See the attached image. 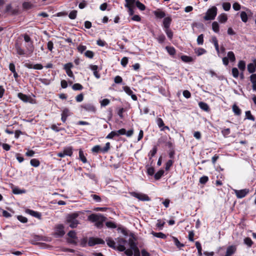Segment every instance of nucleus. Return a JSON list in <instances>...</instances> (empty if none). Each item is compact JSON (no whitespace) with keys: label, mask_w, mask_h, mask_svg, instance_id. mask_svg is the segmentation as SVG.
Segmentation results:
<instances>
[{"label":"nucleus","mask_w":256,"mask_h":256,"mask_svg":"<svg viewBox=\"0 0 256 256\" xmlns=\"http://www.w3.org/2000/svg\"><path fill=\"white\" fill-rule=\"evenodd\" d=\"M114 136H118V134H117L116 131H112L106 136V138L112 139Z\"/></svg>","instance_id":"nucleus-51"},{"label":"nucleus","mask_w":256,"mask_h":256,"mask_svg":"<svg viewBox=\"0 0 256 256\" xmlns=\"http://www.w3.org/2000/svg\"><path fill=\"white\" fill-rule=\"evenodd\" d=\"M106 225L108 228H115L117 227L116 224L112 221L106 222Z\"/></svg>","instance_id":"nucleus-42"},{"label":"nucleus","mask_w":256,"mask_h":256,"mask_svg":"<svg viewBox=\"0 0 256 256\" xmlns=\"http://www.w3.org/2000/svg\"><path fill=\"white\" fill-rule=\"evenodd\" d=\"M12 192L15 194H22L26 192L25 190H20L18 188H15L12 189Z\"/></svg>","instance_id":"nucleus-43"},{"label":"nucleus","mask_w":256,"mask_h":256,"mask_svg":"<svg viewBox=\"0 0 256 256\" xmlns=\"http://www.w3.org/2000/svg\"><path fill=\"white\" fill-rule=\"evenodd\" d=\"M26 212L34 217L38 218L39 220L42 219V214L40 212L34 211L33 210L27 208L26 210Z\"/></svg>","instance_id":"nucleus-14"},{"label":"nucleus","mask_w":256,"mask_h":256,"mask_svg":"<svg viewBox=\"0 0 256 256\" xmlns=\"http://www.w3.org/2000/svg\"><path fill=\"white\" fill-rule=\"evenodd\" d=\"M15 48L16 52L18 55L24 56L26 54L27 56H30L33 53L34 49V46L33 42L28 43L26 46V52L21 48V46L18 42L15 44Z\"/></svg>","instance_id":"nucleus-1"},{"label":"nucleus","mask_w":256,"mask_h":256,"mask_svg":"<svg viewBox=\"0 0 256 256\" xmlns=\"http://www.w3.org/2000/svg\"><path fill=\"white\" fill-rule=\"evenodd\" d=\"M73 67L74 65L72 62L66 64L64 66V69L65 70L68 76L72 78H74V77L73 72L71 70V68Z\"/></svg>","instance_id":"nucleus-11"},{"label":"nucleus","mask_w":256,"mask_h":256,"mask_svg":"<svg viewBox=\"0 0 256 256\" xmlns=\"http://www.w3.org/2000/svg\"><path fill=\"white\" fill-rule=\"evenodd\" d=\"M126 4L124 6L126 8L134 7L136 0H125Z\"/></svg>","instance_id":"nucleus-24"},{"label":"nucleus","mask_w":256,"mask_h":256,"mask_svg":"<svg viewBox=\"0 0 256 256\" xmlns=\"http://www.w3.org/2000/svg\"><path fill=\"white\" fill-rule=\"evenodd\" d=\"M136 6L140 10H144L146 9V6L140 2L138 0H136Z\"/></svg>","instance_id":"nucleus-41"},{"label":"nucleus","mask_w":256,"mask_h":256,"mask_svg":"<svg viewBox=\"0 0 256 256\" xmlns=\"http://www.w3.org/2000/svg\"><path fill=\"white\" fill-rule=\"evenodd\" d=\"M240 18L242 19V20L244 22H246L248 21V15L245 12H242L240 13Z\"/></svg>","instance_id":"nucleus-46"},{"label":"nucleus","mask_w":256,"mask_h":256,"mask_svg":"<svg viewBox=\"0 0 256 256\" xmlns=\"http://www.w3.org/2000/svg\"><path fill=\"white\" fill-rule=\"evenodd\" d=\"M83 88V86L81 84L78 83L74 84L72 86V88L74 90H82Z\"/></svg>","instance_id":"nucleus-36"},{"label":"nucleus","mask_w":256,"mask_h":256,"mask_svg":"<svg viewBox=\"0 0 256 256\" xmlns=\"http://www.w3.org/2000/svg\"><path fill=\"white\" fill-rule=\"evenodd\" d=\"M174 160H168L166 164L165 169L166 170H168L172 166Z\"/></svg>","instance_id":"nucleus-52"},{"label":"nucleus","mask_w":256,"mask_h":256,"mask_svg":"<svg viewBox=\"0 0 256 256\" xmlns=\"http://www.w3.org/2000/svg\"><path fill=\"white\" fill-rule=\"evenodd\" d=\"M231 4L230 2H224L222 8L226 11H228L230 8Z\"/></svg>","instance_id":"nucleus-58"},{"label":"nucleus","mask_w":256,"mask_h":256,"mask_svg":"<svg viewBox=\"0 0 256 256\" xmlns=\"http://www.w3.org/2000/svg\"><path fill=\"white\" fill-rule=\"evenodd\" d=\"M72 146H68L64 148L62 152L64 156H71L72 155Z\"/></svg>","instance_id":"nucleus-21"},{"label":"nucleus","mask_w":256,"mask_h":256,"mask_svg":"<svg viewBox=\"0 0 256 256\" xmlns=\"http://www.w3.org/2000/svg\"><path fill=\"white\" fill-rule=\"evenodd\" d=\"M84 98V94L82 93H81V94H78L76 97V100L77 102H80L83 100Z\"/></svg>","instance_id":"nucleus-64"},{"label":"nucleus","mask_w":256,"mask_h":256,"mask_svg":"<svg viewBox=\"0 0 256 256\" xmlns=\"http://www.w3.org/2000/svg\"><path fill=\"white\" fill-rule=\"evenodd\" d=\"M165 224V222H162V221L160 220H158V223L156 224V226L157 228H158L160 230H162L163 228V227Z\"/></svg>","instance_id":"nucleus-56"},{"label":"nucleus","mask_w":256,"mask_h":256,"mask_svg":"<svg viewBox=\"0 0 256 256\" xmlns=\"http://www.w3.org/2000/svg\"><path fill=\"white\" fill-rule=\"evenodd\" d=\"M250 80L252 83V88L253 90L256 91V74H253L250 76Z\"/></svg>","instance_id":"nucleus-20"},{"label":"nucleus","mask_w":256,"mask_h":256,"mask_svg":"<svg viewBox=\"0 0 256 256\" xmlns=\"http://www.w3.org/2000/svg\"><path fill=\"white\" fill-rule=\"evenodd\" d=\"M164 170H159L154 175V178L156 180H160L162 176L164 175Z\"/></svg>","instance_id":"nucleus-26"},{"label":"nucleus","mask_w":256,"mask_h":256,"mask_svg":"<svg viewBox=\"0 0 256 256\" xmlns=\"http://www.w3.org/2000/svg\"><path fill=\"white\" fill-rule=\"evenodd\" d=\"M61 120L63 122H65L67 118L70 115V110L68 108H64L62 113Z\"/></svg>","instance_id":"nucleus-17"},{"label":"nucleus","mask_w":256,"mask_h":256,"mask_svg":"<svg viewBox=\"0 0 256 256\" xmlns=\"http://www.w3.org/2000/svg\"><path fill=\"white\" fill-rule=\"evenodd\" d=\"M172 22V18L170 16L164 18L162 21V26L164 29L170 28Z\"/></svg>","instance_id":"nucleus-13"},{"label":"nucleus","mask_w":256,"mask_h":256,"mask_svg":"<svg viewBox=\"0 0 256 256\" xmlns=\"http://www.w3.org/2000/svg\"><path fill=\"white\" fill-rule=\"evenodd\" d=\"M116 243L118 244L117 250L120 252H123L126 250L125 244L127 242L126 240L121 238H118L116 239Z\"/></svg>","instance_id":"nucleus-7"},{"label":"nucleus","mask_w":256,"mask_h":256,"mask_svg":"<svg viewBox=\"0 0 256 256\" xmlns=\"http://www.w3.org/2000/svg\"><path fill=\"white\" fill-rule=\"evenodd\" d=\"M166 50L168 52L170 56H174L176 54V50L172 46H166Z\"/></svg>","instance_id":"nucleus-28"},{"label":"nucleus","mask_w":256,"mask_h":256,"mask_svg":"<svg viewBox=\"0 0 256 256\" xmlns=\"http://www.w3.org/2000/svg\"><path fill=\"white\" fill-rule=\"evenodd\" d=\"M172 238H173L174 242V244L178 248H180L181 247H183L184 246V245L183 244H181L180 242V241L176 238L173 236Z\"/></svg>","instance_id":"nucleus-44"},{"label":"nucleus","mask_w":256,"mask_h":256,"mask_svg":"<svg viewBox=\"0 0 256 256\" xmlns=\"http://www.w3.org/2000/svg\"><path fill=\"white\" fill-rule=\"evenodd\" d=\"M151 234L155 237L162 238V239H166L167 238L166 235L164 234L162 232H156L154 231H152Z\"/></svg>","instance_id":"nucleus-23"},{"label":"nucleus","mask_w":256,"mask_h":256,"mask_svg":"<svg viewBox=\"0 0 256 256\" xmlns=\"http://www.w3.org/2000/svg\"><path fill=\"white\" fill-rule=\"evenodd\" d=\"M196 246L198 249V256H202V248L199 242H196Z\"/></svg>","instance_id":"nucleus-40"},{"label":"nucleus","mask_w":256,"mask_h":256,"mask_svg":"<svg viewBox=\"0 0 256 256\" xmlns=\"http://www.w3.org/2000/svg\"><path fill=\"white\" fill-rule=\"evenodd\" d=\"M180 58L183 62H190L194 60L192 58L185 55L182 56Z\"/></svg>","instance_id":"nucleus-30"},{"label":"nucleus","mask_w":256,"mask_h":256,"mask_svg":"<svg viewBox=\"0 0 256 256\" xmlns=\"http://www.w3.org/2000/svg\"><path fill=\"white\" fill-rule=\"evenodd\" d=\"M218 20L221 23H224L228 20L227 16L225 14H222L218 16Z\"/></svg>","instance_id":"nucleus-27"},{"label":"nucleus","mask_w":256,"mask_h":256,"mask_svg":"<svg viewBox=\"0 0 256 256\" xmlns=\"http://www.w3.org/2000/svg\"><path fill=\"white\" fill-rule=\"evenodd\" d=\"M79 159L83 162H87V159L84 155V152L82 149L79 150Z\"/></svg>","instance_id":"nucleus-25"},{"label":"nucleus","mask_w":256,"mask_h":256,"mask_svg":"<svg viewBox=\"0 0 256 256\" xmlns=\"http://www.w3.org/2000/svg\"><path fill=\"white\" fill-rule=\"evenodd\" d=\"M212 29L216 33L219 32L220 26L216 22H214L212 24Z\"/></svg>","instance_id":"nucleus-34"},{"label":"nucleus","mask_w":256,"mask_h":256,"mask_svg":"<svg viewBox=\"0 0 256 256\" xmlns=\"http://www.w3.org/2000/svg\"><path fill=\"white\" fill-rule=\"evenodd\" d=\"M84 56L89 58H92L94 56V52L91 50H86L84 52Z\"/></svg>","instance_id":"nucleus-48"},{"label":"nucleus","mask_w":256,"mask_h":256,"mask_svg":"<svg viewBox=\"0 0 256 256\" xmlns=\"http://www.w3.org/2000/svg\"><path fill=\"white\" fill-rule=\"evenodd\" d=\"M80 106L86 112H90L95 113L96 110V107L92 104H84Z\"/></svg>","instance_id":"nucleus-12"},{"label":"nucleus","mask_w":256,"mask_h":256,"mask_svg":"<svg viewBox=\"0 0 256 256\" xmlns=\"http://www.w3.org/2000/svg\"><path fill=\"white\" fill-rule=\"evenodd\" d=\"M244 244H246L248 247H252V244H254L253 242L251 240V238L249 237L246 238L244 240Z\"/></svg>","instance_id":"nucleus-32"},{"label":"nucleus","mask_w":256,"mask_h":256,"mask_svg":"<svg viewBox=\"0 0 256 256\" xmlns=\"http://www.w3.org/2000/svg\"><path fill=\"white\" fill-rule=\"evenodd\" d=\"M230 133V130L229 128H226L222 130V134L224 137H226Z\"/></svg>","instance_id":"nucleus-59"},{"label":"nucleus","mask_w":256,"mask_h":256,"mask_svg":"<svg viewBox=\"0 0 256 256\" xmlns=\"http://www.w3.org/2000/svg\"><path fill=\"white\" fill-rule=\"evenodd\" d=\"M30 164L32 166L34 167H38L40 164V162L36 158L32 159L30 161Z\"/></svg>","instance_id":"nucleus-33"},{"label":"nucleus","mask_w":256,"mask_h":256,"mask_svg":"<svg viewBox=\"0 0 256 256\" xmlns=\"http://www.w3.org/2000/svg\"><path fill=\"white\" fill-rule=\"evenodd\" d=\"M238 67L240 70L244 71L246 68V62L244 60H240L238 64Z\"/></svg>","instance_id":"nucleus-45"},{"label":"nucleus","mask_w":256,"mask_h":256,"mask_svg":"<svg viewBox=\"0 0 256 256\" xmlns=\"http://www.w3.org/2000/svg\"><path fill=\"white\" fill-rule=\"evenodd\" d=\"M156 18L158 19H161L166 18V14L164 11L160 9H158L153 12Z\"/></svg>","instance_id":"nucleus-15"},{"label":"nucleus","mask_w":256,"mask_h":256,"mask_svg":"<svg viewBox=\"0 0 256 256\" xmlns=\"http://www.w3.org/2000/svg\"><path fill=\"white\" fill-rule=\"evenodd\" d=\"M157 40L159 43L162 44L166 40V37L164 34H161L158 36Z\"/></svg>","instance_id":"nucleus-61"},{"label":"nucleus","mask_w":256,"mask_h":256,"mask_svg":"<svg viewBox=\"0 0 256 256\" xmlns=\"http://www.w3.org/2000/svg\"><path fill=\"white\" fill-rule=\"evenodd\" d=\"M105 244L104 241L100 238H90L88 242V245L90 246H94L96 244Z\"/></svg>","instance_id":"nucleus-8"},{"label":"nucleus","mask_w":256,"mask_h":256,"mask_svg":"<svg viewBox=\"0 0 256 256\" xmlns=\"http://www.w3.org/2000/svg\"><path fill=\"white\" fill-rule=\"evenodd\" d=\"M79 214L77 212H73L68 214L66 218V222L69 224L71 228H75L78 224V221L76 219Z\"/></svg>","instance_id":"nucleus-2"},{"label":"nucleus","mask_w":256,"mask_h":256,"mask_svg":"<svg viewBox=\"0 0 256 256\" xmlns=\"http://www.w3.org/2000/svg\"><path fill=\"white\" fill-rule=\"evenodd\" d=\"M232 74L234 78H237L239 75V72L237 68H233L232 70Z\"/></svg>","instance_id":"nucleus-55"},{"label":"nucleus","mask_w":256,"mask_h":256,"mask_svg":"<svg viewBox=\"0 0 256 256\" xmlns=\"http://www.w3.org/2000/svg\"><path fill=\"white\" fill-rule=\"evenodd\" d=\"M197 43L199 45H202L204 43V34L199 35L197 38Z\"/></svg>","instance_id":"nucleus-57"},{"label":"nucleus","mask_w":256,"mask_h":256,"mask_svg":"<svg viewBox=\"0 0 256 256\" xmlns=\"http://www.w3.org/2000/svg\"><path fill=\"white\" fill-rule=\"evenodd\" d=\"M123 90L129 96H130L133 93L132 91L128 86H123Z\"/></svg>","instance_id":"nucleus-60"},{"label":"nucleus","mask_w":256,"mask_h":256,"mask_svg":"<svg viewBox=\"0 0 256 256\" xmlns=\"http://www.w3.org/2000/svg\"><path fill=\"white\" fill-rule=\"evenodd\" d=\"M227 58L231 62H234L236 60V57L233 52L230 51L228 52Z\"/></svg>","instance_id":"nucleus-29"},{"label":"nucleus","mask_w":256,"mask_h":256,"mask_svg":"<svg viewBox=\"0 0 256 256\" xmlns=\"http://www.w3.org/2000/svg\"><path fill=\"white\" fill-rule=\"evenodd\" d=\"M90 196L96 202H100L102 200L100 197L98 195L92 194Z\"/></svg>","instance_id":"nucleus-62"},{"label":"nucleus","mask_w":256,"mask_h":256,"mask_svg":"<svg viewBox=\"0 0 256 256\" xmlns=\"http://www.w3.org/2000/svg\"><path fill=\"white\" fill-rule=\"evenodd\" d=\"M158 150L157 146H154L152 149L150 151V152L148 154V156L150 157V160L152 157L154 156V155L156 154Z\"/></svg>","instance_id":"nucleus-38"},{"label":"nucleus","mask_w":256,"mask_h":256,"mask_svg":"<svg viewBox=\"0 0 256 256\" xmlns=\"http://www.w3.org/2000/svg\"><path fill=\"white\" fill-rule=\"evenodd\" d=\"M77 15V11L76 10H73L71 11L69 14L68 17L70 19L74 20L76 18Z\"/></svg>","instance_id":"nucleus-49"},{"label":"nucleus","mask_w":256,"mask_h":256,"mask_svg":"<svg viewBox=\"0 0 256 256\" xmlns=\"http://www.w3.org/2000/svg\"><path fill=\"white\" fill-rule=\"evenodd\" d=\"M18 97L24 102H30V100L31 99V98L30 96L24 94L22 92L18 93Z\"/></svg>","instance_id":"nucleus-19"},{"label":"nucleus","mask_w":256,"mask_h":256,"mask_svg":"<svg viewBox=\"0 0 256 256\" xmlns=\"http://www.w3.org/2000/svg\"><path fill=\"white\" fill-rule=\"evenodd\" d=\"M106 218L100 214H92L88 216V220L92 222H97L101 221L104 222Z\"/></svg>","instance_id":"nucleus-5"},{"label":"nucleus","mask_w":256,"mask_h":256,"mask_svg":"<svg viewBox=\"0 0 256 256\" xmlns=\"http://www.w3.org/2000/svg\"><path fill=\"white\" fill-rule=\"evenodd\" d=\"M17 218L19 221L24 224L28 222V218L22 216H18Z\"/></svg>","instance_id":"nucleus-63"},{"label":"nucleus","mask_w":256,"mask_h":256,"mask_svg":"<svg viewBox=\"0 0 256 256\" xmlns=\"http://www.w3.org/2000/svg\"><path fill=\"white\" fill-rule=\"evenodd\" d=\"M234 192L238 198H242L249 194L250 190L248 188L240 190H234Z\"/></svg>","instance_id":"nucleus-9"},{"label":"nucleus","mask_w":256,"mask_h":256,"mask_svg":"<svg viewBox=\"0 0 256 256\" xmlns=\"http://www.w3.org/2000/svg\"><path fill=\"white\" fill-rule=\"evenodd\" d=\"M208 176H204L200 178L199 182L201 184H204L208 182Z\"/></svg>","instance_id":"nucleus-53"},{"label":"nucleus","mask_w":256,"mask_h":256,"mask_svg":"<svg viewBox=\"0 0 256 256\" xmlns=\"http://www.w3.org/2000/svg\"><path fill=\"white\" fill-rule=\"evenodd\" d=\"M195 52L197 54L198 56H201L206 52V50L203 48H198L196 50H195Z\"/></svg>","instance_id":"nucleus-39"},{"label":"nucleus","mask_w":256,"mask_h":256,"mask_svg":"<svg viewBox=\"0 0 256 256\" xmlns=\"http://www.w3.org/2000/svg\"><path fill=\"white\" fill-rule=\"evenodd\" d=\"M218 9L215 6L208 9L204 18L205 20H213L217 14Z\"/></svg>","instance_id":"nucleus-3"},{"label":"nucleus","mask_w":256,"mask_h":256,"mask_svg":"<svg viewBox=\"0 0 256 256\" xmlns=\"http://www.w3.org/2000/svg\"><path fill=\"white\" fill-rule=\"evenodd\" d=\"M246 118L252 121L255 120L254 117L251 114V112L250 110L246 111Z\"/></svg>","instance_id":"nucleus-54"},{"label":"nucleus","mask_w":256,"mask_h":256,"mask_svg":"<svg viewBox=\"0 0 256 256\" xmlns=\"http://www.w3.org/2000/svg\"><path fill=\"white\" fill-rule=\"evenodd\" d=\"M130 194L132 196L140 200L149 201L150 200L148 195L136 192H132Z\"/></svg>","instance_id":"nucleus-6"},{"label":"nucleus","mask_w":256,"mask_h":256,"mask_svg":"<svg viewBox=\"0 0 256 256\" xmlns=\"http://www.w3.org/2000/svg\"><path fill=\"white\" fill-rule=\"evenodd\" d=\"M236 250V246H228L226 248V253L224 256H232L233 255Z\"/></svg>","instance_id":"nucleus-16"},{"label":"nucleus","mask_w":256,"mask_h":256,"mask_svg":"<svg viewBox=\"0 0 256 256\" xmlns=\"http://www.w3.org/2000/svg\"><path fill=\"white\" fill-rule=\"evenodd\" d=\"M65 234L64 226L62 224H59L55 227L54 236L62 237Z\"/></svg>","instance_id":"nucleus-10"},{"label":"nucleus","mask_w":256,"mask_h":256,"mask_svg":"<svg viewBox=\"0 0 256 256\" xmlns=\"http://www.w3.org/2000/svg\"><path fill=\"white\" fill-rule=\"evenodd\" d=\"M248 72L253 74L256 72V68L253 63H250L248 65Z\"/></svg>","instance_id":"nucleus-31"},{"label":"nucleus","mask_w":256,"mask_h":256,"mask_svg":"<svg viewBox=\"0 0 256 256\" xmlns=\"http://www.w3.org/2000/svg\"><path fill=\"white\" fill-rule=\"evenodd\" d=\"M198 106L200 108L203 110L208 112L210 111V108L209 106L206 102H198Z\"/></svg>","instance_id":"nucleus-22"},{"label":"nucleus","mask_w":256,"mask_h":256,"mask_svg":"<svg viewBox=\"0 0 256 256\" xmlns=\"http://www.w3.org/2000/svg\"><path fill=\"white\" fill-rule=\"evenodd\" d=\"M128 244L130 247V249L133 250L134 248H136L137 246L136 244L132 238H130L128 240Z\"/></svg>","instance_id":"nucleus-50"},{"label":"nucleus","mask_w":256,"mask_h":256,"mask_svg":"<svg viewBox=\"0 0 256 256\" xmlns=\"http://www.w3.org/2000/svg\"><path fill=\"white\" fill-rule=\"evenodd\" d=\"M232 110L236 115L239 116L241 114V110L236 104L232 106Z\"/></svg>","instance_id":"nucleus-35"},{"label":"nucleus","mask_w":256,"mask_h":256,"mask_svg":"<svg viewBox=\"0 0 256 256\" xmlns=\"http://www.w3.org/2000/svg\"><path fill=\"white\" fill-rule=\"evenodd\" d=\"M166 34L168 38L170 39V40H172V37H173V32H172V30H170V28H166V29H164Z\"/></svg>","instance_id":"nucleus-37"},{"label":"nucleus","mask_w":256,"mask_h":256,"mask_svg":"<svg viewBox=\"0 0 256 256\" xmlns=\"http://www.w3.org/2000/svg\"><path fill=\"white\" fill-rule=\"evenodd\" d=\"M110 148V144L109 142H108L106 144L105 146L102 148L100 146L96 145L94 146L92 149V152L94 153H99V152H102L103 154L106 153L108 152Z\"/></svg>","instance_id":"nucleus-4"},{"label":"nucleus","mask_w":256,"mask_h":256,"mask_svg":"<svg viewBox=\"0 0 256 256\" xmlns=\"http://www.w3.org/2000/svg\"><path fill=\"white\" fill-rule=\"evenodd\" d=\"M68 236L72 238V239H74V240H76V239H77L78 238V237L76 236V232H75L74 230H70L68 233Z\"/></svg>","instance_id":"nucleus-47"},{"label":"nucleus","mask_w":256,"mask_h":256,"mask_svg":"<svg viewBox=\"0 0 256 256\" xmlns=\"http://www.w3.org/2000/svg\"><path fill=\"white\" fill-rule=\"evenodd\" d=\"M108 246L114 250H117L116 242L111 238H108L106 240Z\"/></svg>","instance_id":"nucleus-18"}]
</instances>
